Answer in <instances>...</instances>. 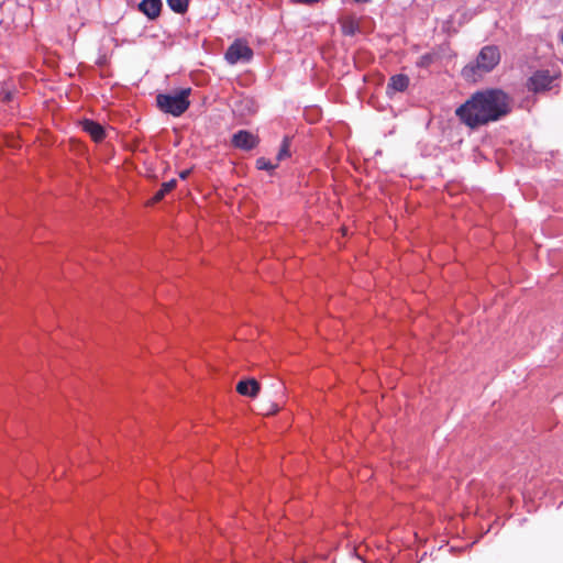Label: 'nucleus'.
<instances>
[{"instance_id": "0eeeda50", "label": "nucleus", "mask_w": 563, "mask_h": 563, "mask_svg": "<svg viewBox=\"0 0 563 563\" xmlns=\"http://www.w3.org/2000/svg\"><path fill=\"white\" fill-rule=\"evenodd\" d=\"M553 78L548 71H537L530 78V87L534 91H544L550 89Z\"/></svg>"}, {"instance_id": "f03ea898", "label": "nucleus", "mask_w": 563, "mask_h": 563, "mask_svg": "<svg viewBox=\"0 0 563 563\" xmlns=\"http://www.w3.org/2000/svg\"><path fill=\"white\" fill-rule=\"evenodd\" d=\"M500 60V54L496 46H485L481 49L476 59L466 65L462 75L466 80L477 81L483 75L493 70Z\"/></svg>"}, {"instance_id": "9d476101", "label": "nucleus", "mask_w": 563, "mask_h": 563, "mask_svg": "<svg viewBox=\"0 0 563 563\" xmlns=\"http://www.w3.org/2000/svg\"><path fill=\"white\" fill-rule=\"evenodd\" d=\"M408 84H409V79L407 76L405 75H395L390 78L389 80V84H388V92L390 91H404L407 87H408Z\"/></svg>"}, {"instance_id": "f8f14e48", "label": "nucleus", "mask_w": 563, "mask_h": 563, "mask_svg": "<svg viewBox=\"0 0 563 563\" xmlns=\"http://www.w3.org/2000/svg\"><path fill=\"white\" fill-rule=\"evenodd\" d=\"M168 7L176 13H185L188 9L189 0H167Z\"/></svg>"}, {"instance_id": "423d86ee", "label": "nucleus", "mask_w": 563, "mask_h": 563, "mask_svg": "<svg viewBox=\"0 0 563 563\" xmlns=\"http://www.w3.org/2000/svg\"><path fill=\"white\" fill-rule=\"evenodd\" d=\"M162 7V0H142L139 3V10L150 20H155L159 16Z\"/></svg>"}, {"instance_id": "20e7f679", "label": "nucleus", "mask_w": 563, "mask_h": 563, "mask_svg": "<svg viewBox=\"0 0 563 563\" xmlns=\"http://www.w3.org/2000/svg\"><path fill=\"white\" fill-rule=\"evenodd\" d=\"M253 52L250 46L246 43L238 40L229 46L224 58L229 64L234 65L239 62H249L251 60Z\"/></svg>"}, {"instance_id": "6e6552de", "label": "nucleus", "mask_w": 563, "mask_h": 563, "mask_svg": "<svg viewBox=\"0 0 563 563\" xmlns=\"http://www.w3.org/2000/svg\"><path fill=\"white\" fill-rule=\"evenodd\" d=\"M233 144L242 150H252L257 144V139L254 134L247 131H239L233 135Z\"/></svg>"}, {"instance_id": "dca6fc26", "label": "nucleus", "mask_w": 563, "mask_h": 563, "mask_svg": "<svg viewBox=\"0 0 563 563\" xmlns=\"http://www.w3.org/2000/svg\"><path fill=\"white\" fill-rule=\"evenodd\" d=\"M290 155L289 153V144L287 140H284L283 145L278 152L277 159L282 161L285 157H288Z\"/></svg>"}, {"instance_id": "f3484780", "label": "nucleus", "mask_w": 563, "mask_h": 563, "mask_svg": "<svg viewBox=\"0 0 563 563\" xmlns=\"http://www.w3.org/2000/svg\"><path fill=\"white\" fill-rule=\"evenodd\" d=\"M274 395L285 397V388L283 386H274Z\"/></svg>"}, {"instance_id": "ddd939ff", "label": "nucleus", "mask_w": 563, "mask_h": 563, "mask_svg": "<svg viewBox=\"0 0 563 563\" xmlns=\"http://www.w3.org/2000/svg\"><path fill=\"white\" fill-rule=\"evenodd\" d=\"M263 413L266 416L275 415L280 410V407L277 402L273 400L263 401L262 404Z\"/></svg>"}, {"instance_id": "4468645a", "label": "nucleus", "mask_w": 563, "mask_h": 563, "mask_svg": "<svg viewBox=\"0 0 563 563\" xmlns=\"http://www.w3.org/2000/svg\"><path fill=\"white\" fill-rule=\"evenodd\" d=\"M358 30L357 23L353 19L343 22L342 31L345 35H353Z\"/></svg>"}, {"instance_id": "2eb2a0df", "label": "nucleus", "mask_w": 563, "mask_h": 563, "mask_svg": "<svg viewBox=\"0 0 563 563\" xmlns=\"http://www.w3.org/2000/svg\"><path fill=\"white\" fill-rule=\"evenodd\" d=\"M256 166L258 169H263V170H273L274 168H276V165H273L269 161H267L264 157H260L256 161Z\"/></svg>"}, {"instance_id": "39448f33", "label": "nucleus", "mask_w": 563, "mask_h": 563, "mask_svg": "<svg viewBox=\"0 0 563 563\" xmlns=\"http://www.w3.org/2000/svg\"><path fill=\"white\" fill-rule=\"evenodd\" d=\"M236 391L242 396L256 398L261 391V385L254 378L242 379L236 384Z\"/></svg>"}, {"instance_id": "9b49d317", "label": "nucleus", "mask_w": 563, "mask_h": 563, "mask_svg": "<svg viewBox=\"0 0 563 563\" xmlns=\"http://www.w3.org/2000/svg\"><path fill=\"white\" fill-rule=\"evenodd\" d=\"M176 179H170L162 185V188L154 195L151 202H157L164 198V196L176 187Z\"/></svg>"}, {"instance_id": "7ed1b4c3", "label": "nucleus", "mask_w": 563, "mask_h": 563, "mask_svg": "<svg viewBox=\"0 0 563 563\" xmlns=\"http://www.w3.org/2000/svg\"><path fill=\"white\" fill-rule=\"evenodd\" d=\"M189 93L190 89L186 88L173 95H158L157 106L162 111L174 117H179L190 104L188 100Z\"/></svg>"}, {"instance_id": "f257e3e1", "label": "nucleus", "mask_w": 563, "mask_h": 563, "mask_svg": "<svg viewBox=\"0 0 563 563\" xmlns=\"http://www.w3.org/2000/svg\"><path fill=\"white\" fill-rule=\"evenodd\" d=\"M509 112L510 99L498 89L475 92L455 111L459 119L471 129L498 121Z\"/></svg>"}, {"instance_id": "a211bd4d", "label": "nucleus", "mask_w": 563, "mask_h": 563, "mask_svg": "<svg viewBox=\"0 0 563 563\" xmlns=\"http://www.w3.org/2000/svg\"><path fill=\"white\" fill-rule=\"evenodd\" d=\"M190 174V170L189 169H186V170H183L179 173V177L181 179H186L188 177V175Z\"/></svg>"}, {"instance_id": "1a4fd4ad", "label": "nucleus", "mask_w": 563, "mask_h": 563, "mask_svg": "<svg viewBox=\"0 0 563 563\" xmlns=\"http://www.w3.org/2000/svg\"><path fill=\"white\" fill-rule=\"evenodd\" d=\"M81 125L84 131L87 132L93 141L100 142L101 140H103L104 130L99 123L92 120H84L81 122Z\"/></svg>"}]
</instances>
